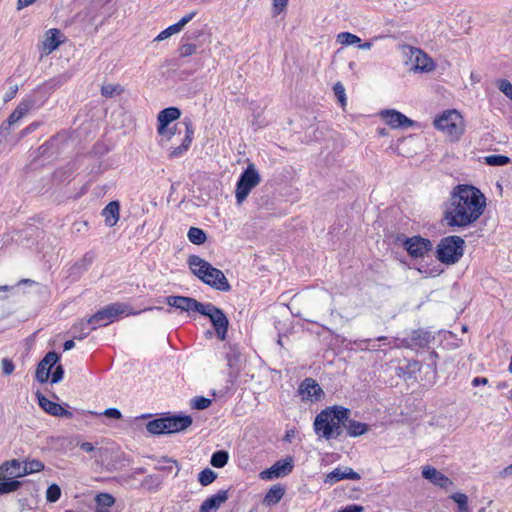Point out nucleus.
<instances>
[{
    "label": "nucleus",
    "mask_w": 512,
    "mask_h": 512,
    "mask_svg": "<svg viewBox=\"0 0 512 512\" xmlns=\"http://www.w3.org/2000/svg\"><path fill=\"white\" fill-rule=\"evenodd\" d=\"M501 478H506L512 475V463L505 467L503 470L499 473Z\"/></svg>",
    "instance_id": "obj_57"
},
{
    "label": "nucleus",
    "mask_w": 512,
    "mask_h": 512,
    "mask_svg": "<svg viewBox=\"0 0 512 512\" xmlns=\"http://www.w3.org/2000/svg\"><path fill=\"white\" fill-rule=\"evenodd\" d=\"M363 507L359 505H350L342 509L340 512H362Z\"/></svg>",
    "instance_id": "obj_54"
},
{
    "label": "nucleus",
    "mask_w": 512,
    "mask_h": 512,
    "mask_svg": "<svg viewBox=\"0 0 512 512\" xmlns=\"http://www.w3.org/2000/svg\"><path fill=\"white\" fill-rule=\"evenodd\" d=\"M487 383H488V379L485 377H475L472 380V385L475 387L478 385H486Z\"/></svg>",
    "instance_id": "obj_58"
},
{
    "label": "nucleus",
    "mask_w": 512,
    "mask_h": 512,
    "mask_svg": "<svg viewBox=\"0 0 512 512\" xmlns=\"http://www.w3.org/2000/svg\"><path fill=\"white\" fill-rule=\"evenodd\" d=\"M38 404L39 406L48 414L56 417H66L72 418L73 413L65 408H63L60 404L50 401L41 393H37Z\"/></svg>",
    "instance_id": "obj_16"
},
{
    "label": "nucleus",
    "mask_w": 512,
    "mask_h": 512,
    "mask_svg": "<svg viewBox=\"0 0 512 512\" xmlns=\"http://www.w3.org/2000/svg\"><path fill=\"white\" fill-rule=\"evenodd\" d=\"M361 478L360 474L355 472L350 467H338L335 468L332 472L327 474L325 478V483L335 484L336 482L343 479L350 480H359Z\"/></svg>",
    "instance_id": "obj_24"
},
{
    "label": "nucleus",
    "mask_w": 512,
    "mask_h": 512,
    "mask_svg": "<svg viewBox=\"0 0 512 512\" xmlns=\"http://www.w3.org/2000/svg\"><path fill=\"white\" fill-rule=\"evenodd\" d=\"M170 30L172 31L173 34L175 33H178L180 32L184 26L182 25V23H180L179 21L171 26H169Z\"/></svg>",
    "instance_id": "obj_61"
},
{
    "label": "nucleus",
    "mask_w": 512,
    "mask_h": 512,
    "mask_svg": "<svg viewBox=\"0 0 512 512\" xmlns=\"http://www.w3.org/2000/svg\"><path fill=\"white\" fill-rule=\"evenodd\" d=\"M24 476L23 463L17 459L7 461L0 466V479L19 478Z\"/></svg>",
    "instance_id": "obj_25"
},
{
    "label": "nucleus",
    "mask_w": 512,
    "mask_h": 512,
    "mask_svg": "<svg viewBox=\"0 0 512 512\" xmlns=\"http://www.w3.org/2000/svg\"><path fill=\"white\" fill-rule=\"evenodd\" d=\"M510 162V159L504 155H489L485 157V163L490 166H504Z\"/></svg>",
    "instance_id": "obj_40"
},
{
    "label": "nucleus",
    "mask_w": 512,
    "mask_h": 512,
    "mask_svg": "<svg viewBox=\"0 0 512 512\" xmlns=\"http://www.w3.org/2000/svg\"><path fill=\"white\" fill-rule=\"evenodd\" d=\"M61 32L58 29H50L47 32L46 38L43 42V50L46 54L54 51L61 43Z\"/></svg>",
    "instance_id": "obj_27"
},
{
    "label": "nucleus",
    "mask_w": 512,
    "mask_h": 512,
    "mask_svg": "<svg viewBox=\"0 0 512 512\" xmlns=\"http://www.w3.org/2000/svg\"><path fill=\"white\" fill-rule=\"evenodd\" d=\"M63 375H64V369L61 365H58L56 367V369L54 370V372L52 373L51 383H58L59 381L62 380Z\"/></svg>",
    "instance_id": "obj_51"
},
{
    "label": "nucleus",
    "mask_w": 512,
    "mask_h": 512,
    "mask_svg": "<svg viewBox=\"0 0 512 512\" xmlns=\"http://www.w3.org/2000/svg\"><path fill=\"white\" fill-rule=\"evenodd\" d=\"M486 207L483 193L472 185L461 184L453 188L444 211L450 227H466L477 221Z\"/></svg>",
    "instance_id": "obj_1"
},
{
    "label": "nucleus",
    "mask_w": 512,
    "mask_h": 512,
    "mask_svg": "<svg viewBox=\"0 0 512 512\" xmlns=\"http://www.w3.org/2000/svg\"><path fill=\"white\" fill-rule=\"evenodd\" d=\"M337 41L342 45H353L359 43L361 40L357 35L349 32H341L337 35Z\"/></svg>",
    "instance_id": "obj_39"
},
{
    "label": "nucleus",
    "mask_w": 512,
    "mask_h": 512,
    "mask_svg": "<svg viewBox=\"0 0 512 512\" xmlns=\"http://www.w3.org/2000/svg\"><path fill=\"white\" fill-rule=\"evenodd\" d=\"M166 434L177 433L187 429L192 424V418L188 415H175L164 417Z\"/></svg>",
    "instance_id": "obj_19"
},
{
    "label": "nucleus",
    "mask_w": 512,
    "mask_h": 512,
    "mask_svg": "<svg viewBox=\"0 0 512 512\" xmlns=\"http://www.w3.org/2000/svg\"><path fill=\"white\" fill-rule=\"evenodd\" d=\"M188 239L191 243L195 245H201L205 243L207 236L204 230L197 228V227H191L188 231Z\"/></svg>",
    "instance_id": "obj_33"
},
{
    "label": "nucleus",
    "mask_w": 512,
    "mask_h": 512,
    "mask_svg": "<svg viewBox=\"0 0 512 512\" xmlns=\"http://www.w3.org/2000/svg\"><path fill=\"white\" fill-rule=\"evenodd\" d=\"M80 448H81L83 451L88 452V453H89V452H92V451L94 450V446H93V444H92V443H90V442H83V443H81Z\"/></svg>",
    "instance_id": "obj_60"
},
{
    "label": "nucleus",
    "mask_w": 512,
    "mask_h": 512,
    "mask_svg": "<svg viewBox=\"0 0 512 512\" xmlns=\"http://www.w3.org/2000/svg\"><path fill=\"white\" fill-rule=\"evenodd\" d=\"M94 261V255L92 253H86L83 258L76 262L74 269L86 270Z\"/></svg>",
    "instance_id": "obj_44"
},
{
    "label": "nucleus",
    "mask_w": 512,
    "mask_h": 512,
    "mask_svg": "<svg viewBox=\"0 0 512 512\" xmlns=\"http://www.w3.org/2000/svg\"><path fill=\"white\" fill-rule=\"evenodd\" d=\"M181 116V111L177 107H168L161 110L158 113V134L166 133V126H169L170 123L177 120Z\"/></svg>",
    "instance_id": "obj_21"
},
{
    "label": "nucleus",
    "mask_w": 512,
    "mask_h": 512,
    "mask_svg": "<svg viewBox=\"0 0 512 512\" xmlns=\"http://www.w3.org/2000/svg\"><path fill=\"white\" fill-rule=\"evenodd\" d=\"M294 468L293 458L286 457L284 460L276 461L270 468L262 471L260 477L263 480L284 477L292 472Z\"/></svg>",
    "instance_id": "obj_10"
},
{
    "label": "nucleus",
    "mask_w": 512,
    "mask_h": 512,
    "mask_svg": "<svg viewBox=\"0 0 512 512\" xmlns=\"http://www.w3.org/2000/svg\"><path fill=\"white\" fill-rule=\"evenodd\" d=\"M299 393L302 400H318L323 395V390L312 378H306L300 384Z\"/></svg>",
    "instance_id": "obj_20"
},
{
    "label": "nucleus",
    "mask_w": 512,
    "mask_h": 512,
    "mask_svg": "<svg viewBox=\"0 0 512 512\" xmlns=\"http://www.w3.org/2000/svg\"><path fill=\"white\" fill-rule=\"evenodd\" d=\"M397 241L400 242L408 254L414 258L423 257L432 250L431 241L421 236H413L411 238L398 236Z\"/></svg>",
    "instance_id": "obj_8"
},
{
    "label": "nucleus",
    "mask_w": 512,
    "mask_h": 512,
    "mask_svg": "<svg viewBox=\"0 0 512 512\" xmlns=\"http://www.w3.org/2000/svg\"><path fill=\"white\" fill-rule=\"evenodd\" d=\"M410 60L414 63V70L420 72H430L434 70V61L422 50L409 47Z\"/></svg>",
    "instance_id": "obj_14"
},
{
    "label": "nucleus",
    "mask_w": 512,
    "mask_h": 512,
    "mask_svg": "<svg viewBox=\"0 0 512 512\" xmlns=\"http://www.w3.org/2000/svg\"><path fill=\"white\" fill-rule=\"evenodd\" d=\"M59 355L55 351L48 352L39 362L36 369V379L40 383L48 381L52 367L58 362Z\"/></svg>",
    "instance_id": "obj_13"
},
{
    "label": "nucleus",
    "mask_w": 512,
    "mask_h": 512,
    "mask_svg": "<svg viewBox=\"0 0 512 512\" xmlns=\"http://www.w3.org/2000/svg\"><path fill=\"white\" fill-rule=\"evenodd\" d=\"M21 486V482L17 480H9L0 482V495L16 491Z\"/></svg>",
    "instance_id": "obj_43"
},
{
    "label": "nucleus",
    "mask_w": 512,
    "mask_h": 512,
    "mask_svg": "<svg viewBox=\"0 0 512 512\" xmlns=\"http://www.w3.org/2000/svg\"><path fill=\"white\" fill-rule=\"evenodd\" d=\"M350 410L342 406H334L321 411L314 420L316 434L326 440L336 439L343 432Z\"/></svg>",
    "instance_id": "obj_2"
},
{
    "label": "nucleus",
    "mask_w": 512,
    "mask_h": 512,
    "mask_svg": "<svg viewBox=\"0 0 512 512\" xmlns=\"http://www.w3.org/2000/svg\"><path fill=\"white\" fill-rule=\"evenodd\" d=\"M100 415H104L108 418L120 419L122 417L121 412L117 408H108Z\"/></svg>",
    "instance_id": "obj_52"
},
{
    "label": "nucleus",
    "mask_w": 512,
    "mask_h": 512,
    "mask_svg": "<svg viewBox=\"0 0 512 512\" xmlns=\"http://www.w3.org/2000/svg\"><path fill=\"white\" fill-rule=\"evenodd\" d=\"M385 122L393 129L409 127L413 121L396 110H386L381 113Z\"/></svg>",
    "instance_id": "obj_22"
},
{
    "label": "nucleus",
    "mask_w": 512,
    "mask_h": 512,
    "mask_svg": "<svg viewBox=\"0 0 512 512\" xmlns=\"http://www.w3.org/2000/svg\"><path fill=\"white\" fill-rule=\"evenodd\" d=\"M346 422L347 424H345L344 427L347 429V433L351 437L361 436L369 430V426L365 423L349 419Z\"/></svg>",
    "instance_id": "obj_29"
},
{
    "label": "nucleus",
    "mask_w": 512,
    "mask_h": 512,
    "mask_svg": "<svg viewBox=\"0 0 512 512\" xmlns=\"http://www.w3.org/2000/svg\"><path fill=\"white\" fill-rule=\"evenodd\" d=\"M75 346V343L73 340H67L65 343H64V350L65 351H68V350H71L72 348H74Z\"/></svg>",
    "instance_id": "obj_62"
},
{
    "label": "nucleus",
    "mask_w": 512,
    "mask_h": 512,
    "mask_svg": "<svg viewBox=\"0 0 512 512\" xmlns=\"http://www.w3.org/2000/svg\"><path fill=\"white\" fill-rule=\"evenodd\" d=\"M432 340H434V337L430 332L423 329H417L412 331L408 338L402 340V346L423 348Z\"/></svg>",
    "instance_id": "obj_17"
},
{
    "label": "nucleus",
    "mask_w": 512,
    "mask_h": 512,
    "mask_svg": "<svg viewBox=\"0 0 512 512\" xmlns=\"http://www.w3.org/2000/svg\"><path fill=\"white\" fill-rule=\"evenodd\" d=\"M450 498L458 505V512H471L468 506V497L464 493H454Z\"/></svg>",
    "instance_id": "obj_35"
},
{
    "label": "nucleus",
    "mask_w": 512,
    "mask_h": 512,
    "mask_svg": "<svg viewBox=\"0 0 512 512\" xmlns=\"http://www.w3.org/2000/svg\"><path fill=\"white\" fill-rule=\"evenodd\" d=\"M228 491L220 490L218 493L208 497L200 506L199 512H216L223 503L228 500Z\"/></svg>",
    "instance_id": "obj_23"
},
{
    "label": "nucleus",
    "mask_w": 512,
    "mask_h": 512,
    "mask_svg": "<svg viewBox=\"0 0 512 512\" xmlns=\"http://www.w3.org/2000/svg\"><path fill=\"white\" fill-rule=\"evenodd\" d=\"M188 264L192 273L206 285L219 291H230L231 286L220 269L213 267L209 262L197 255L189 256Z\"/></svg>",
    "instance_id": "obj_3"
},
{
    "label": "nucleus",
    "mask_w": 512,
    "mask_h": 512,
    "mask_svg": "<svg viewBox=\"0 0 512 512\" xmlns=\"http://www.w3.org/2000/svg\"><path fill=\"white\" fill-rule=\"evenodd\" d=\"M437 129L446 133L452 140L458 139L464 132L462 116L456 110H448L434 120Z\"/></svg>",
    "instance_id": "obj_5"
},
{
    "label": "nucleus",
    "mask_w": 512,
    "mask_h": 512,
    "mask_svg": "<svg viewBox=\"0 0 512 512\" xmlns=\"http://www.w3.org/2000/svg\"><path fill=\"white\" fill-rule=\"evenodd\" d=\"M333 91H334V94L337 97L338 101L340 102L341 106L344 107L346 105V95H345V88L342 85V83L337 82L333 87Z\"/></svg>",
    "instance_id": "obj_45"
},
{
    "label": "nucleus",
    "mask_w": 512,
    "mask_h": 512,
    "mask_svg": "<svg viewBox=\"0 0 512 512\" xmlns=\"http://www.w3.org/2000/svg\"><path fill=\"white\" fill-rule=\"evenodd\" d=\"M422 476L440 488H448L453 485V482L446 475L429 465L422 468Z\"/></svg>",
    "instance_id": "obj_18"
},
{
    "label": "nucleus",
    "mask_w": 512,
    "mask_h": 512,
    "mask_svg": "<svg viewBox=\"0 0 512 512\" xmlns=\"http://www.w3.org/2000/svg\"><path fill=\"white\" fill-rule=\"evenodd\" d=\"M228 459V452L225 450H219L212 454L210 463L215 468H222L227 464Z\"/></svg>",
    "instance_id": "obj_34"
},
{
    "label": "nucleus",
    "mask_w": 512,
    "mask_h": 512,
    "mask_svg": "<svg viewBox=\"0 0 512 512\" xmlns=\"http://www.w3.org/2000/svg\"><path fill=\"white\" fill-rule=\"evenodd\" d=\"M172 35H173L172 31L168 27L165 30H163L160 34H158V36L155 38L154 41H158V42L159 41H163V40L169 38Z\"/></svg>",
    "instance_id": "obj_53"
},
{
    "label": "nucleus",
    "mask_w": 512,
    "mask_h": 512,
    "mask_svg": "<svg viewBox=\"0 0 512 512\" xmlns=\"http://www.w3.org/2000/svg\"><path fill=\"white\" fill-rule=\"evenodd\" d=\"M196 49H197V47L195 44H191V43L183 44L179 48V55H180V57L191 56L196 52Z\"/></svg>",
    "instance_id": "obj_47"
},
{
    "label": "nucleus",
    "mask_w": 512,
    "mask_h": 512,
    "mask_svg": "<svg viewBox=\"0 0 512 512\" xmlns=\"http://www.w3.org/2000/svg\"><path fill=\"white\" fill-rule=\"evenodd\" d=\"M288 0H273L274 15L280 14L287 7Z\"/></svg>",
    "instance_id": "obj_49"
},
{
    "label": "nucleus",
    "mask_w": 512,
    "mask_h": 512,
    "mask_svg": "<svg viewBox=\"0 0 512 512\" xmlns=\"http://www.w3.org/2000/svg\"><path fill=\"white\" fill-rule=\"evenodd\" d=\"M182 123L185 126V136L179 146L171 148L168 155L171 159L178 158L183 155L188 150L193 140L194 129L192 121L189 118H185Z\"/></svg>",
    "instance_id": "obj_15"
},
{
    "label": "nucleus",
    "mask_w": 512,
    "mask_h": 512,
    "mask_svg": "<svg viewBox=\"0 0 512 512\" xmlns=\"http://www.w3.org/2000/svg\"><path fill=\"white\" fill-rule=\"evenodd\" d=\"M123 92L122 86L119 84H105L101 87V95L105 98H112Z\"/></svg>",
    "instance_id": "obj_36"
},
{
    "label": "nucleus",
    "mask_w": 512,
    "mask_h": 512,
    "mask_svg": "<svg viewBox=\"0 0 512 512\" xmlns=\"http://www.w3.org/2000/svg\"><path fill=\"white\" fill-rule=\"evenodd\" d=\"M216 477L217 474L213 470L206 468L199 473L198 481L202 486H208L216 479Z\"/></svg>",
    "instance_id": "obj_38"
},
{
    "label": "nucleus",
    "mask_w": 512,
    "mask_h": 512,
    "mask_svg": "<svg viewBox=\"0 0 512 512\" xmlns=\"http://www.w3.org/2000/svg\"><path fill=\"white\" fill-rule=\"evenodd\" d=\"M96 512H111L110 508L115 503V498L108 493H101L95 497Z\"/></svg>",
    "instance_id": "obj_28"
},
{
    "label": "nucleus",
    "mask_w": 512,
    "mask_h": 512,
    "mask_svg": "<svg viewBox=\"0 0 512 512\" xmlns=\"http://www.w3.org/2000/svg\"><path fill=\"white\" fill-rule=\"evenodd\" d=\"M498 89L509 99L512 100V84L505 79L498 82Z\"/></svg>",
    "instance_id": "obj_46"
},
{
    "label": "nucleus",
    "mask_w": 512,
    "mask_h": 512,
    "mask_svg": "<svg viewBox=\"0 0 512 512\" xmlns=\"http://www.w3.org/2000/svg\"><path fill=\"white\" fill-rule=\"evenodd\" d=\"M196 15V12L193 11L187 15H185L184 17H182L179 22L182 23L183 26H185L186 24H188Z\"/></svg>",
    "instance_id": "obj_55"
},
{
    "label": "nucleus",
    "mask_w": 512,
    "mask_h": 512,
    "mask_svg": "<svg viewBox=\"0 0 512 512\" xmlns=\"http://www.w3.org/2000/svg\"><path fill=\"white\" fill-rule=\"evenodd\" d=\"M464 246L465 241L460 236L444 237L437 247V259L445 264H454L462 257Z\"/></svg>",
    "instance_id": "obj_4"
},
{
    "label": "nucleus",
    "mask_w": 512,
    "mask_h": 512,
    "mask_svg": "<svg viewBox=\"0 0 512 512\" xmlns=\"http://www.w3.org/2000/svg\"><path fill=\"white\" fill-rule=\"evenodd\" d=\"M196 15V12L193 11L187 15H185L184 17H182L179 22L182 23L183 26H185L186 24H188Z\"/></svg>",
    "instance_id": "obj_56"
},
{
    "label": "nucleus",
    "mask_w": 512,
    "mask_h": 512,
    "mask_svg": "<svg viewBox=\"0 0 512 512\" xmlns=\"http://www.w3.org/2000/svg\"><path fill=\"white\" fill-rule=\"evenodd\" d=\"M199 314L207 316L219 339L224 340L228 331L229 321L224 312L212 303H204Z\"/></svg>",
    "instance_id": "obj_7"
},
{
    "label": "nucleus",
    "mask_w": 512,
    "mask_h": 512,
    "mask_svg": "<svg viewBox=\"0 0 512 512\" xmlns=\"http://www.w3.org/2000/svg\"><path fill=\"white\" fill-rule=\"evenodd\" d=\"M261 182V176L255 168L254 164H249L247 168L241 173L239 180L236 184L235 197L237 204L241 205L252 189L258 186Z\"/></svg>",
    "instance_id": "obj_6"
},
{
    "label": "nucleus",
    "mask_w": 512,
    "mask_h": 512,
    "mask_svg": "<svg viewBox=\"0 0 512 512\" xmlns=\"http://www.w3.org/2000/svg\"><path fill=\"white\" fill-rule=\"evenodd\" d=\"M124 312V306L122 304L116 303L99 310L89 318V322L92 325V329H96L97 327L110 324L119 314Z\"/></svg>",
    "instance_id": "obj_9"
},
{
    "label": "nucleus",
    "mask_w": 512,
    "mask_h": 512,
    "mask_svg": "<svg viewBox=\"0 0 512 512\" xmlns=\"http://www.w3.org/2000/svg\"><path fill=\"white\" fill-rule=\"evenodd\" d=\"M61 496V489L57 484H51L46 491V500L54 503L59 500Z\"/></svg>",
    "instance_id": "obj_42"
},
{
    "label": "nucleus",
    "mask_w": 512,
    "mask_h": 512,
    "mask_svg": "<svg viewBox=\"0 0 512 512\" xmlns=\"http://www.w3.org/2000/svg\"><path fill=\"white\" fill-rule=\"evenodd\" d=\"M35 101L33 99H25L21 101L15 110L9 115L7 121L0 127V135H8L10 133V126L17 123L22 119L34 106Z\"/></svg>",
    "instance_id": "obj_11"
},
{
    "label": "nucleus",
    "mask_w": 512,
    "mask_h": 512,
    "mask_svg": "<svg viewBox=\"0 0 512 512\" xmlns=\"http://www.w3.org/2000/svg\"><path fill=\"white\" fill-rule=\"evenodd\" d=\"M166 302L169 306L180 309L185 312H200L204 303L197 301L194 298L186 297V296H168L166 298Z\"/></svg>",
    "instance_id": "obj_12"
},
{
    "label": "nucleus",
    "mask_w": 512,
    "mask_h": 512,
    "mask_svg": "<svg viewBox=\"0 0 512 512\" xmlns=\"http://www.w3.org/2000/svg\"><path fill=\"white\" fill-rule=\"evenodd\" d=\"M146 429L149 433L154 435L166 434L164 417L149 421L146 424Z\"/></svg>",
    "instance_id": "obj_32"
},
{
    "label": "nucleus",
    "mask_w": 512,
    "mask_h": 512,
    "mask_svg": "<svg viewBox=\"0 0 512 512\" xmlns=\"http://www.w3.org/2000/svg\"><path fill=\"white\" fill-rule=\"evenodd\" d=\"M293 436H294V431H288V432L286 433V435H285V438H284V439H285V440H287V441H291V437H293Z\"/></svg>",
    "instance_id": "obj_64"
},
{
    "label": "nucleus",
    "mask_w": 512,
    "mask_h": 512,
    "mask_svg": "<svg viewBox=\"0 0 512 512\" xmlns=\"http://www.w3.org/2000/svg\"><path fill=\"white\" fill-rule=\"evenodd\" d=\"M120 204L118 201H111L102 211L105 218V224L108 227H113L119 220Z\"/></svg>",
    "instance_id": "obj_26"
},
{
    "label": "nucleus",
    "mask_w": 512,
    "mask_h": 512,
    "mask_svg": "<svg viewBox=\"0 0 512 512\" xmlns=\"http://www.w3.org/2000/svg\"><path fill=\"white\" fill-rule=\"evenodd\" d=\"M2 370L5 375H11L15 369V366L8 358L2 359Z\"/></svg>",
    "instance_id": "obj_50"
},
{
    "label": "nucleus",
    "mask_w": 512,
    "mask_h": 512,
    "mask_svg": "<svg viewBox=\"0 0 512 512\" xmlns=\"http://www.w3.org/2000/svg\"><path fill=\"white\" fill-rule=\"evenodd\" d=\"M371 47H372V43H370V42H365V43L359 45V48L363 49V50H369Z\"/></svg>",
    "instance_id": "obj_63"
},
{
    "label": "nucleus",
    "mask_w": 512,
    "mask_h": 512,
    "mask_svg": "<svg viewBox=\"0 0 512 512\" xmlns=\"http://www.w3.org/2000/svg\"><path fill=\"white\" fill-rule=\"evenodd\" d=\"M92 325L88 320H81L72 327L73 338L82 340L93 331Z\"/></svg>",
    "instance_id": "obj_30"
},
{
    "label": "nucleus",
    "mask_w": 512,
    "mask_h": 512,
    "mask_svg": "<svg viewBox=\"0 0 512 512\" xmlns=\"http://www.w3.org/2000/svg\"><path fill=\"white\" fill-rule=\"evenodd\" d=\"M44 469V464L39 460H30L23 463L24 476Z\"/></svg>",
    "instance_id": "obj_37"
},
{
    "label": "nucleus",
    "mask_w": 512,
    "mask_h": 512,
    "mask_svg": "<svg viewBox=\"0 0 512 512\" xmlns=\"http://www.w3.org/2000/svg\"><path fill=\"white\" fill-rule=\"evenodd\" d=\"M211 403L212 400L209 398L203 396H196L191 400L190 405L193 409L204 410L208 408L211 405Z\"/></svg>",
    "instance_id": "obj_41"
},
{
    "label": "nucleus",
    "mask_w": 512,
    "mask_h": 512,
    "mask_svg": "<svg viewBox=\"0 0 512 512\" xmlns=\"http://www.w3.org/2000/svg\"><path fill=\"white\" fill-rule=\"evenodd\" d=\"M284 493L285 490L280 485H274L265 495L264 503L267 505H275L282 499Z\"/></svg>",
    "instance_id": "obj_31"
},
{
    "label": "nucleus",
    "mask_w": 512,
    "mask_h": 512,
    "mask_svg": "<svg viewBox=\"0 0 512 512\" xmlns=\"http://www.w3.org/2000/svg\"><path fill=\"white\" fill-rule=\"evenodd\" d=\"M36 0H18L17 1V9L21 10L24 7H27L31 4H33Z\"/></svg>",
    "instance_id": "obj_59"
},
{
    "label": "nucleus",
    "mask_w": 512,
    "mask_h": 512,
    "mask_svg": "<svg viewBox=\"0 0 512 512\" xmlns=\"http://www.w3.org/2000/svg\"><path fill=\"white\" fill-rule=\"evenodd\" d=\"M176 130H177L176 125L173 127L166 126V133L159 134L162 137V139L160 141L161 146H164L165 142L170 141L175 136Z\"/></svg>",
    "instance_id": "obj_48"
}]
</instances>
